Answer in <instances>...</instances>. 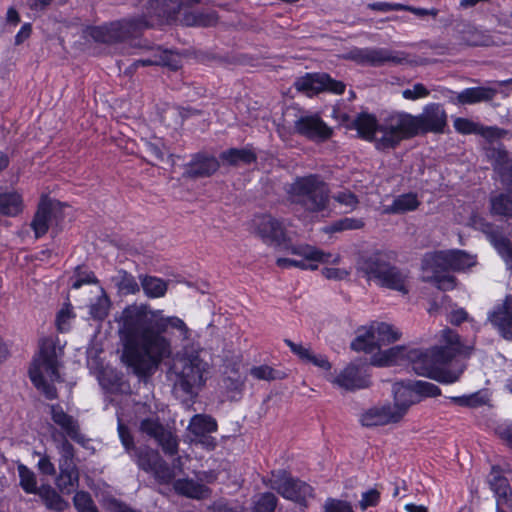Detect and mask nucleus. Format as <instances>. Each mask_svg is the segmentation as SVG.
I'll return each instance as SVG.
<instances>
[{"instance_id": "nucleus-41", "label": "nucleus", "mask_w": 512, "mask_h": 512, "mask_svg": "<svg viewBox=\"0 0 512 512\" xmlns=\"http://www.w3.org/2000/svg\"><path fill=\"white\" fill-rule=\"evenodd\" d=\"M351 349L354 351H364L366 353H373L379 349V343L375 340L374 327L371 326L365 330L364 333L358 334L357 337L351 342Z\"/></svg>"}, {"instance_id": "nucleus-45", "label": "nucleus", "mask_w": 512, "mask_h": 512, "mask_svg": "<svg viewBox=\"0 0 512 512\" xmlns=\"http://www.w3.org/2000/svg\"><path fill=\"white\" fill-rule=\"evenodd\" d=\"M118 289L124 294H134L139 291V285L135 277L125 270H119L114 277Z\"/></svg>"}, {"instance_id": "nucleus-55", "label": "nucleus", "mask_w": 512, "mask_h": 512, "mask_svg": "<svg viewBox=\"0 0 512 512\" xmlns=\"http://www.w3.org/2000/svg\"><path fill=\"white\" fill-rule=\"evenodd\" d=\"M364 227V221L358 218H343L331 225V231L340 232L345 230H357Z\"/></svg>"}, {"instance_id": "nucleus-26", "label": "nucleus", "mask_w": 512, "mask_h": 512, "mask_svg": "<svg viewBox=\"0 0 512 512\" xmlns=\"http://www.w3.org/2000/svg\"><path fill=\"white\" fill-rule=\"evenodd\" d=\"M219 169V162L214 156L197 153L187 164L185 174L190 178H202L213 175Z\"/></svg>"}, {"instance_id": "nucleus-34", "label": "nucleus", "mask_w": 512, "mask_h": 512, "mask_svg": "<svg viewBox=\"0 0 512 512\" xmlns=\"http://www.w3.org/2000/svg\"><path fill=\"white\" fill-rule=\"evenodd\" d=\"M454 128L458 133L464 135L478 134L485 138H491L495 136V130L492 127H485L470 119L462 117L456 118L454 120Z\"/></svg>"}, {"instance_id": "nucleus-4", "label": "nucleus", "mask_w": 512, "mask_h": 512, "mask_svg": "<svg viewBox=\"0 0 512 512\" xmlns=\"http://www.w3.org/2000/svg\"><path fill=\"white\" fill-rule=\"evenodd\" d=\"M394 259L395 253L392 251L375 250L360 257L358 270L368 281L380 287L407 294L409 272L395 266L392 263Z\"/></svg>"}, {"instance_id": "nucleus-12", "label": "nucleus", "mask_w": 512, "mask_h": 512, "mask_svg": "<svg viewBox=\"0 0 512 512\" xmlns=\"http://www.w3.org/2000/svg\"><path fill=\"white\" fill-rule=\"evenodd\" d=\"M360 65L380 67L386 64L401 65L408 62V54L403 51H396L388 48H353L346 56Z\"/></svg>"}, {"instance_id": "nucleus-38", "label": "nucleus", "mask_w": 512, "mask_h": 512, "mask_svg": "<svg viewBox=\"0 0 512 512\" xmlns=\"http://www.w3.org/2000/svg\"><path fill=\"white\" fill-rule=\"evenodd\" d=\"M189 431L197 436H203L217 430V423L214 418L208 415H194L188 426Z\"/></svg>"}, {"instance_id": "nucleus-51", "label": "nucleus", "mask_w": 512, "mask_h": 512, "mask_svg": "<svg viewBox=\"0 0 512 512\" xmlns=\"http://www.w3.org/2000/svg\"><path fill=\"white\" fill-rule=\"evenodd\" d=\"M277 504V497L271 492H265L255 502L253 512H274Z\"/></svg>"}, {"instance_id": "nucleus-8", "label": "nucleus", "mask_w": 512, "mask_h": 512, "mask_svg": "<svg viewBox=\"0 0 512 512\" xmlns=\"http://www.w3.org/2000/svg\"><path fill=\"white\" fill-rule=\"evenodd\" d=\"M440 393V388L437 385L427 381H400L393 385L394 404L392 409L395 414H399L401 420L410 406L420 402L424 397H435Z\"/></svg>"}, {"instance_id": "nucleus-61", "label": "nucleus", "mask_w": 512, "mask_h": 512, "mask_svg": "<svg viewBox=\"0 0 512 512\" xmlns=\"http://www.w3.org/2000/svg\"><path fill=\"white\" fill-rule=\"evenodd\" d=\"M285 344L291 349V351L297 355L303 362H308L312 351L310 348H306L302 346L301 344H296L290 339L284 340Z\"/></svg>"}, {"instance_id": "nucleus-11", "label": "nucleus", "mask_w": 512, "mask_h": 512, "mask_svg": "<svg viewBox=\"0 0 512 512\" xmlns=\"http://www.w3.org/2000/svg\"><path fill=\"white\" fill-rule=\"evenodd\" d=\"M266 486L275 490L283 498L306 505L308 497L312 496V487L300 479L294 478L286 470L272 471L271 477L266 481Z\"/></svg>"}, {"instance_id": "nucleus-59", "label": "nucleus", "mask_w": 512, "mask_h": 512, "mask_svg": "<svg viewBox=\"0 0 512 512\" xmlns=\"http://www.w3.org/2000/svg\"><path fill=\"white\" fill-rule=\"evenodd\" d=\"M333 198L338 203L345 205L346 207H349L351 209L355 208L356 205L358 204V199H357L356 195L348 190L340 191V192L336 193L333 196Z\"/></svg>"}, {"instance_id": "nucleus-48", "label": "nucleus", "mask_w": 512, "mask_h": 512, "mask_svg": "<svg viewBox=\"0 0 512 512\" xmlns=\"http://www.w3.org/2000/svg\"><path fill=\"white\" fill-rule=\"evenodd\" d=\"M143 151L148 157V162L153 165L163 162L167 154L164 144L160 141L145 142Z\"/></svg>"}, {"instance_id": "nucleus-63", "label": "nucleus", "mask_w": 512, "mask_h": 512, "mask_svg": "<svg viewBox=\"0 0 512 512\" xmlns=\"http://www.w3.org/2000/svg\"><path fill=\"white\" fill-rule=\"evenodd\" d=\"M498 437L512 449V425L502 424L496 428Z\"/></svg>"}, {"instance_id": "nucleus-64", "label": "nucleus", "mask_w": 512, "mask_h": 512, "mask_svg": "<svg viewBox=\"0 0 512 512\" xmlns=\"http://www.w3.org/2000/svg\"><path fill=\"white\" fill-rule=\"evenodd\" d=\"M100 384L109 390H114L119 386L120 378L117 377L113 372L111 373H103L99 379Z\"/></svg>"}, {"instance_id": "nucleus-24", "label": "nucleus", "mask_w": 512, "mask_h": 512, "mask_svg": "<svg viewBox=\"0 0 512 512\" xmlns=\"http://www.w3.org/2000/svg\"><path fill=\"white\" fill-rule=\"evenodd\" d=\"M488 320L504 339L512 341V298L507 296L497 305L489 313Z\"/></svg>"}, {"instance_id": "nucleus-17", "label": "nucleus", "mask_w": 512, "mask_h": 512, "mask_svg": "<svg viewBox=\"0 0 512 512\" xmlns=\"http://www.w3.org/2000/svg\"><path fill=\"white\" fill-rule=\"evenodd\" d=\"M50 414L52 421L61 428L62 432L55 431L52 438L57 441V436L69 437L76 443L85 446L86 437L80 431L78 421L71 415L67 414L59 404L50 405Z\"/></svg>"}, {"instance_id": "nucleus-39", "label": "nucleus", "mask_w": 512, "mask_h": 512, "mask_svg": "<svg viewBox=\"0 0 512 512\" xmlns=\"http://www.w3.org/2000/svg\"><path fill=\"white\" fill-rule=\"evenodd\" d=\"M420 202L414 193H405L399 195L393 200V203L386 208V212L393 214L405 213L418 208Z\"/></svg>"}, {"instance_id": "nucleus-47", "label": "nucleus", "mask_w": 512, "mask_h": 512, "mask_svg": "<svg viewBox=\"0 0 512 512\" xmlns=\"http://www.w3.org/2000/svg\"><path fill=\"white\" fill-rule=\"evenodd\" d=\"M375 340L379 343V347L382 344H389L399 339L400 334L393 328L392 325L387 323H378L374 328Z\"/></svg>"}, {"instance_id": "nucleus-57", "label": "nucleus", "mask_w": 512, "mask_h": 512, "mask_svg": "<svg viewBox=\"0 0 512 512\" xmlns=\"http://www.w3.org/2000/svg\"><path fill=\"white\" fill-rule=\"evenodd\" d=\"M380 501V492L376 489H370L362 494V498L359 501V507L365 511L369 507H375Z\"/></svg>"}, {"instance_id": "nucleus-2", "label": "nucleus", "mask_w": 512, "mask_h": 512, "mask_svg": "<svg viewBox=\"0 0 512 512\" xmlns=\"http://www.w3.org/2000/svg\"><path fill=\"white\" fill-rule=\"evenodd\" d=\"M443 346L431 349H410L403 346L392 347L381 355L373 356L372 364L389 366L402 359H407L412 370L422 376H428L441 383L456 382L465 369V364L457 358L461 351L459 336L456 332L445 329L442 332Z\"/></svg>"}, {"instance_id": "nucleus-7", "label": "nucleus", "mask_w": 512, "mask_h": 512, "mask_svg": "<svg viewBox=\"0 0 512 512\" xmlns=\"http://www.w3.org/2000/svg\"><path fill=\"white\" fill-rule=\"evenodd\" d=\"M380 134L381 136L376 139L378 150L386 151L396 148L402 140L419 135L415 116L396 112L385 117L380 124Z\"/></svg>"}, {"instance_id": "nucleus-46", "label": "nucleus", "mask_w": 512, "mask_h": 512, "mask_svg": "<svg viewBox=\"0 0 512 512\" xmlns=\"http://www.w3.org/2000/svg\"><path fill=\"white\" fill-rule=\"evenodd\" d=\"M79 474L78 470L59 473L56 478V485L63 493H71L78 486Z\"/></svg>"}, {"instance_id": "nucleus-13", "label": "nucleus", "mask_w": 512, "mask_h": 512, "mask_svg": "<svg viewBox=\"0 0 512 512\" xmlns=\"http://www.w3.org/2000/svg\"><path fill=\"white\" fill-rule=\"evenodd\" d=\"M252 231L265 244L288 248V235L282 220L271 214L256 215L252 220Z\"/></svg>"}, {"instance_id": "nucleus-42", "label": "nucleus", "mask_w": 512, "mask_h": 512, "mask_svg": "<svg viewBox=\"0 0 512 512\" xmlns=\"http://www.w3.org/2000/svg\"><path fill=\"white\" fill-rule=\"evenodd\" d=\"M141 286L148 297L159 298L165 295L167 284L164 280L154 276L141 278Z\"/></svg>"}, {"instance_id": "nucleus-30", "label": "nucleus", "mask_w": 512, "mask_h": 512, "mask_svg": "<svg viewBox=\"0 0 512 512\" xmlns=\"http://www.w3.org/2000/svg\"><path fill=\"white\" fill-rule=\"evenodd\" d=\"M173 489L178 495L197 500L206 499L211 493L207 486L189 478L175 480Z\"/></svg>"}, {"instance_id": "nucleus-23", "label": "nucleus", "mask_w": 512, "mask_h": 512, "mask_svg": "<svg viewBox=\"0 0 512 512\" xmlns=\"http://www.w3.org/2000/svg\"><path fill=\"white\" fill-rule=\"evenodd\" d=\"M333 383L345 390L355 391L369 387L370 379L364 365L351 363L335 377Z\"/></svg>"}, {"instance_id": "nucleus-14", "label": "nucleus", "mask_w": 512, "mask_h": 512, "mask_svg": "<svg viewBox=\"0 0 512 512\" xmlns=\"http://www.w3.org/2000/svg\"><path fill=\"white\" fill-rule=\"evenodd\" d=\"M137 7L142 12L137 18L146 19L151 28L153 19L161 23L176 19L181 9L185 8V0H137Z\"/></svg>"}, {"instance_id": "nucleus-22", "label": "nucleus", "mask_w": 512, "mask_h": 512, "mask_svg": "<svg viewBox=\"0 0 512 512\" xmlns=\"http://www.w3.org/2000/svg\"><path fill=\"white\" fill-rule=\"evenodd\" d=\"M291 252L303 257L302 260H296L295 264V267L301 269L315 270L318 263H337L340 259L339 255L326 253L310 245L292 246Z\"/></svg>"}, {"instance_id": "nucleus-28", "label": "nucleus", "mask_w": 512, "mask_h": 512, "mask_svg": "<svg viewBox=\"0 0 512 512\" xmlns=\"http://www.w3.org/2000/svg\"><path fill=\"white\" fill-rule=\"evenodd\" d=\"M497 90L491 87H471L456 94L454 102L460 105H473L481 102H489L494 99Z\"/></svg>"}, {"instance_id": "nucleus-16", "label": "nucleus", "mask_w": 512, "mask_h": 512, "mask_svg": "<svg viewBox=\"0 0 512 512\" xmlns=\"http://www.w3.org/2000/svg\"><path fill=\"white\" fill-rule=\"evenodd\" d=\"M139 429L142 433L155 439L165 454L172 456L178 453L177 437L160 423L158 418L141 420Z\"/></svg>"}, {"instance_id": "nucleus-18", "label": "nucleus", "mask_w": 512, "mask_h": 512, "mask_svg": "<svg viewBox=\"0 0 512 512\" xmlns=\"http://www.w3.org/2000/svg\"><path fill=\"white\" fill-rule=\"evenodd\" d=\"M487 483L496 498V512H512V488L499 466H492Z\"/></svg>"}, {"instance_id": "nucleus-49", "label": "nucleus", "mask_w": 512, "mask_h": 512, "mask_svg": "<svg viewBox=\"0 0 512 512\" xmlns=\"http://www.w3.org/2000/svg\"><path fill=\"white\" fill-rule=\"evenodd\" d=\"M109 307V298L103 294L97 297L95 302L91 303L89 314L95 320H103L108 315Z\"/></svg>"}, {"instance_id": "nucleus-9", "label": "nucleus", "mask_w": 512, "mask_h": 512, "mask_svg": "<svg viewBox=\"0 0 512 512\" xmlns=\"http://www.w3.org/2000/svg\"><path fill=\"white\" fill-rule=\"evenodd\" d=\"M476 264V257L463 250L438 251L422 259L423 272L464 271Z\"/></svg>"}, {"instance_id": "nucleus-32", "label": "nucleus", "mask_w": 512, "mask_h": 512, "mask_svg": "<svg viewBox=\"0 0 512 512\" xmlns=\"http://www.w3.org/2000/svg\"><path fill=\"white\" fill-rule=\"evenodd\" d=\"M23 209V200L15 191L0 190V215L15 217Z\"/></svg>"}, {"instance_id": "nucleus-35", "label": "nucleus", "mask_w": 512, "mask_h": 512, "mask_svg": "<svg viewBox=\"0 0 512 512\" xmlns=\"http://www.w3.org/2000/svg\"><path fill=\"white\" fill-rule=\"evenodd\" d=\"M131 457L135 460L138 467L145 472H151L161 459L158 451L149 447H138Z\"/></svg>"}, {"instance_id": "nucleus-10", "label": "nucleus", "mask_w": 512, "mask_h": 512, "mask_svg": "<svg viewBox=\"0 0 512 512\" xmlns=\"http://www.w3.org/2000/svg\"><path fill=\"white\" fill-rule=\"evenodd\" d=\"M150 26L144 18H129L112 23L109 27L92 28L90 35L97 42L115 43L138 37Z\"/></svg>"}, {"instance_id": "nucleus-37", "label": "nucleus", "mask_w": 512, "mask_h": 512, "mask_svg": "<svg viewBox=\"0 0 512 512\" xmlns=\"http://www.w3.org/2000/svg\"><path fill=\"white\" fill-rule=\"evenodd\" d=\"M508 191L491 197V212L495 215L512 217V185H507Z\"/></svg>"}, {"instance_id": "nucleus-3", "label": "nucleus", "mask_w": 512, "mask_h": 512, "mask_svg": "<svg viewBox=\"0 0 512 512\" xmlns=\"http://www.w3.org/2000/svg\"><path fill=\"white\" fill-rule=\"evenodd\" d=\"M285 191L290 205L305 217L324 212L330 202L329 186L319 174L298 176Z\"/></svg>"}, {"instance_id": "nucleus-62", "label": "nucleus", "mask_w": 512, "mask_h": 512, "mask_svg": "<svg viewBox=\"0 0 512 512\" xmlns=\"http://www.w3.org/2000/svg\"><path fill=\"white\" fill-rule=\"evenodd\" d=\"M197 26L210 27L217 23V15L215 12L195 11Z\"/></svg>"}, {"instance_id": "nucleus-53", "label": "nucleus", "mask_w": 512, "mask_h": 512, "mask_svg": "<svg viewBox=\"0 0 512 512\" xmlns=\"http://www.w3.org/2000/svg\"><path fill=\"white\" fill-rule=\"evenodd\" d=\"M155 478L162 484H167L174 478V470L161 458L153 470Z\"/></svg>"}, {"instance_id": "nucleus-33", "label": "nucleus", "mask_w": 512, "mask_h": 512, "mask_svg": "<svg viewBox=\"0 0 512 512\" xmlns=\"http://www.w3.org/2000/svg\"><path fill=\"white\" fill-rule=\"evenodd\" d=\"M220 159L229 165L251 164L257 160V156L250 148H230L220 154Z\"/></svg>"}, {"instance_id": "nucleus-27", "label": "nucleus", "mask_w": 512, "mask_h": 512, "mask_svg": "<svg viewBox=\"0 0 512 512\" xmlns=\"http://www.w3.org/2000/svg\"><path fill=\"white\" fill-rule=\"evenodd\" d=\"M399 421V414H395L391 404L370 408L361 416V423L366 427L382 426Z\"/></svg>"}, {"instance_id": "nucleus-15", "label": "nucleus", "mask_w": 512, "mask_h": 512, "mask_svg": "<svg viewBox=\"0 0 512 512\" xmlns=\"http://www.w3.org/2000/svg\"><path fill=\"white\" fill-rule=\"evenodd\" d=\"M295 87L298 91L305 92L308 96H313L323 91L342 94L345 90L343 82L332 79L326 73H307L295 81Z\"/></svg>"}, {"instance_id": "nucleus-1", "label": "nucleus", "mask_w": 512, "mask_h": 512, "mask_svg": "<svg viewBox=\"0 0 512 512\" xmlns=\"http://www.w3.org/2000/svg\"><path fill=\"white\" fill-rule=\"evenodd\" d=\"M120 333L126 342L124 359L139 377L151 375L164 358L171 355L170 341L163 335L169 327L177 329L183 340L191 331L178 317L155 318L146 307L132 305L122 312Z\"/></svg>"}, {"instance_id": "nucleus-6", "label": "nucleus", "mask_w": 512, "mask_h": 512, "mask_svg": "<svg viewBox=\"0 0 512 512\" xmlns=\"http://www.w3.org/2000/svg\"><path fill=\"white\" fill-rule=\"evenodd\" d=\"M29 376L34 386L44 396L53 400L57 398V389L54 382H60L58 371V351L52 339H44L40 345L38 358H35L30 369Z\"/></svg>"}, {"instance_id": "nucleus-52", "label": "nucleus", "mask_w": 512, "mask_h": 512, "mask_svg": "<svg viewBox=\"0 0 512 512\" xmlns=\"http://www.w3.org/2000/svg\"><path fill=\"white\" fill-rule=\"evenodd\" d=\"M74 506L78 512H99L89 493L80 491L73 498Z\"/></svg>"}, {"instance_id": "nucleus-31", "label": "nucleus", "mask_w": 512, "mask_h": 512, "mask_svg": "<svg viewBox=\"0 0 512 512\" xmlns=\"http://www.w3.org/2000/svg\"><path fill=\"white\" fill-rule=\"evenodd\" d=\"M478 224L481 226L484 233L490 235L494 247L505 261L507 268L512 270V245L510 240L501 235H497L494 232L492 224L484 220H480Z\"/></svg>"}, {"instance_id": "nucleus-19", "label": "nucleus", "mask_w": 512, "mask_h": 512, "mask_svg": "<svg viewBox=\"0 0 512 512\" xmlns=\"http://www.w3.org/2000/svg\"><path fill=\"white\" fill-rule=\"evenodd\" d=\"M140 49L144 54L140 59L132 63L133 68L139 66H166L172 70H177L180 67V58L177 54L170 50H164L161 46L144 44L140 45Z\"/></svg>"}, {"instance_id": "nucleus-43", "label": "nucleus", "mask_w": 512, "mask_h": 512, "mask_svg": "<svg viewBox=\"0 0 512 512\" xmlns=\"http://www.w3.org/2000/svg\"><path fill=\"white\" fill-rule=\"evenodd\" d=\"M20 487L28 494H38L37 480L35 473L26 465L19 463L17 466Z\"/></svg>"}, {"instance_id": "nucleus-20", "label": "nucleus", "mask_w": 512, "mask_h": 512, "mask_svg": "<svg viewBox=\"0 0 512 512\" xmlns=\"http://www.w3.org/2000/svg\"><path fill=\"white\" fill-rule=\"evenodd\" d=\"M415 119L419 134L442 133L447 125V114L443 106L438 103L426 105L423 112L415 116Z\"/></svg>"}, {"instance_id": "nucleus-56", "label": "nucleus", "mask_w": 512, "mask_h": 512, "mask_svg": "<svg viewBox=\"0 0 512 512\" xmlns=\"http://www.w3.org/2000/svg\"><path fill=\"white\" fill-rule=\"evenodd\" d=\"M191 3L192 0H185V8L181 9V12L173 21H180L185 26H197L196 13L190 10Z\"/></svg>"}, {"instance_id": "nucleus-54", "label": "nucleus", "mask_w": 512, "mask_h": 512, "mask_svg": "<svg viewBox=\"0 0 512 512\" xmlns=\"http://www.w3.org/2000/svg\"><path fill=\"white\" fill-rule=\"evenodd\" d=\"M118 434L125 451L131 456L138 447L135 446L134 437L129 428L121 421L118 422Z\"/></svg>"}, {"instance_id": "nucleus-44", "label": "nucleus", "mask_w": 512, "mask_h": 512, "mask_svg": "<svg viewBox=\"0 0 512 512\" xmlns=\"http://www.w3.org/2000/svg\"><path fill=\"white\" fill-rule=\"evenodd\" d=\"M423 280L433 283L441 291L452 290L456 286V278L445 273L424 272Z\"/></svg>"}, {"instance_id": "nucleus-50", "label": "nucleus", "mask_w": 512, "mask_h": 512, "mask_svg": "<svg viewBox=\"0 0 512 512\" xmlns=\"http://www.w3.org/2000/svg\"><path fill=\"white\" fill-rule=\"evenodd\" d=\"M250 374L258 380H276L284 378L285 374L279 370H275L268 365H260L252 367Z\"/></svg>"}, {"instance_id": "nucleus-21", "label": "nucleus", "mask_w": 512, "mask_h": 512, "mask_svg": "<svg viewBox=\"0 0 512 512\" xmlns=\"http://www.w3.org/2000/svg\"><path fill=\"white\" fill-rule=\"evenodd\" d=\"M294 129L297 134L315 142H324L333 133L332 128L316 114L299 117L294 123Z\"/></svg>"}, {"instance_id": "nucleus-60", "label": "nucleus", "mask_w": 512, "mask_h": 512, "mask_svg": "<svg viewBox=\"0 0 512 512\" xmlns=\"http://www.w3.org/2000/svg\"><path fill=\"white\" fill-rule=\"evenodd\" d=\"M325 512H353V509L346 501L328 499L325 503Z\"/></svg>"}, {"instance_id": "nucleus-36", "label": "nucleus", "mask_w": 512, "mask_h": 512, "mask_svg": "<svg viewBox=\"0 0 512 512\" xmlns=\"http://www.w3.org/2000/svg\"><path fill=\"white\" fill-rule=\"evenodd\" d=\"M51 215L52 209L50 205L47 203H41L31 222V227L36 238H40L47 233L49 229V222L51 221Z\"/></svg>"}, {"instance_id": "nucleus-29", "label": "nucleus", "mask_w": 512, "mask_h": 512, "mask_svg": "<svg viewBox=\"0 0 512 512\" xmlns=\"http://www.w3.org/2000/svg\"><path fill=\"white\" fill-rule=\"evenodd\" d=\"M380 124L381 122L379 123L374 115L360 113L352 121L351 127L357 130L361 138L376 143V139L379 138L377 133H380Z\"/></svg>"}, {"instance_id": "nucleus-5", "label": "nucleus", "mask_w": 512, "mask_h": 512, "mask_svg": "<svg viewBox=\"0 0 512 512\" xmlns=\"http://www.w3.org/2000/svg\"><path fill=\"white\" fill-rule=\"evenodd\" d=\"M171 371L174 375V394L184 400H191L205 384L209 364L198 354L185 352L174 360Z\"/></svg>"}, {"instance_id": "nucleus-40", "label": "nucleus", "mask_w": 512, "mask_h": 512, "mask_svg": "<svg viewBox=\"0 0 512 512\" xmlns=\"http://www.w3.org/2000/svg\"><path fill=\"white\" fill-rule=\"evenodd\" d=\"M38 495H40L44 504L50 510L63 512L69 506L68 502L65 501L51 486H42L39 489Z\"/></svg>"}, {"instance_id": "nucleus-58", "label": "nucleus", "mask_w": 512, "mask_h": 512, "mask_svg": "<svg viewBox=\"0 0 512 512\" xmlns=\"http://www.w3.org/2000/svg\"><path fill=\"white\" fill-rule=\"evenodd\" d=\"M428 95L429 90L422 83H416L413 85L412 89H405L402 92V96L408 100H416L427 97Z\"/></svg>"}, {"instance_id": "nucleus-25", "label": "nucleus", "mask_w": 512, "mask_h": 512, "mask_svg": "<svg viewBox=\"0 0 512 512\" xmlns=\"http://www.w3.org/2000/svg\"><path fill=\"white\" fill-rule=\"evenodd\" d=\"M486 156L499 174L501 182L505 185H512V159L502 144L487 148Z\"/></svg>"}]
</instances>
